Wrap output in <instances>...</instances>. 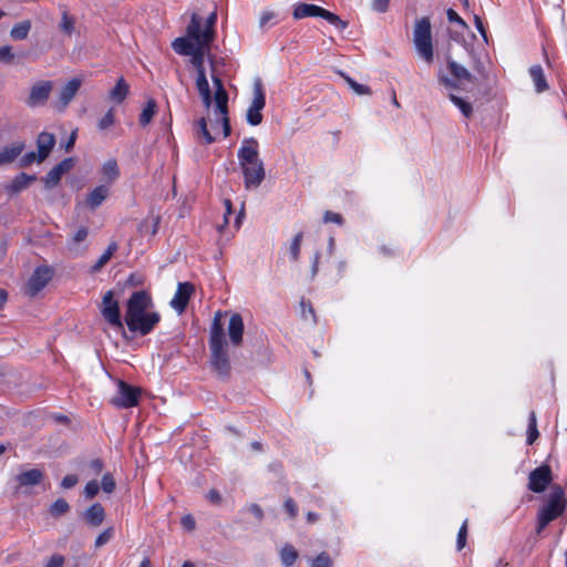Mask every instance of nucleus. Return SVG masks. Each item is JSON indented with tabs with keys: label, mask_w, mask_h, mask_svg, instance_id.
Masks as SVG:
<instances>
[{
	"label": "nucleus",
	"mask_w": 567,
	"mask_h": 567,
	"mask_svg": "<svg viewBox=\"0 0 567 567\" xmlns=\"http://www.w3.org/2000/svg\"><path fill=\"white\" fill-rule=\"evenodd\" d=\"M346 81L348 82V84L350 85V87L359 95H370L371 94V89L367 85H363V84H360V83H357L354 80L350 79V78H346Z\"/></svg>",
	"instance_id": "c03bdc74"
},
{
	"label": "nucleus",
	"mask_w": 567,
	"mask_h": 567,
	"mask_svg": "<svg viewBox=\"0 0 567 567\" xmlns=\"http://www.w3.org/2000/svg\"><path fill=\"white\" fill-rule=\"evenodd\" d=\"M244 321L239 313L231 315L228 323V336L234 347H239L243 343Z\"/></svg>",
	"instance_id": "aec40b11"
},
{
	"label": "nucleus",
	"mask_w": 567,
	"mask_h": 567,
	"mask_svg": "<svg viewBox=\"0 0 567 567\" xmlns=\"http://www.w3.org/2000/svg\"><path fill=\"white\" fill-rule=\"evenodd\" d=\"M74 166V159L72 157L64 158L42 178L47 189L54 188L61 181L62 176L70 172Z\"/></svg>",
	"instance_id": "4468645a"
},
{
	"label": "nucleus",
	"mask_w": 567,
	"mask_h": 567,
	"mask_svg": "<svg viewBox=\"0 0 567 567\" xmlns=\"http://www.w3.org/2000/svg\"><path fill=\"white\" fill-rule=\"evenodd\" d=\"M50 514L58 518L70 512V505L64 498H58L49 509Z\"/></svg>",
	"instance_id": "c9c22d12"
},
{
	"label": "nucleus",
	"mask_w": 567,
	"mask_h": 567,
	"mask_svg": "<svg viewBox=\"0 0 567 567\" xmlns=\"http://www.w3.org/2000/svg\"><path fill=\"white\" fill-rule=\"evenodd\" d=\"M109 195H110V187L107 185H100V186L95 187L86 196L85 203L91 209H96L107 198Z\"/></svg>",
	"instance_id": "bb28decb"
},
{
	"label": "nucleus",
	"mask_w": 567,
	"mask_h": 567,
	"mask_svg": "<svg viewBox=\"0 0 567 567\" xmlns=\"http://www.w3.org/2000/svg\"><path fill=\"white\" fill-rule=\"evenodd\" d=\"M196 87L199 95L210 93V87L205 71H200L196 78Z\"/></svg>",
	"instance_id": "ea45409f"
},
{
	"label": "nucleus",
	"mask_w": 567,
	"mask_h": 567,
	"mask_svg": "<svg viewBox=\"0 0 567 567\" xmlns=\"http://www.w3.org/2000/svg\"><path fill=\"white\" fill-rule=\"evenodd\" d=\"M413 43L417 54L426 62L432 63L434 58L432 43V28L429 17L417 19L414 23Z\"/></svg>",
	"instance_id": "39448f33"
},
{
	"label": "nucleus",
	"mask_w": 567,
	"mask_h": 567,
	"mask_svg": "<svg viewBox=\"0 0 567 567\" xmlns=\"http://www.w3.org/2000/svg\"><path fill=\"white\" fill-rule=\"evenodd\" d=\"M113 536V528L109 527L104 529L95 539V547H102L105 545Z\"/></svg>",
	"instance_id": "8fccbe9b"
},
{
	"label": "nucleus",
	"mask_w": 567,
	"mask_h": 567,
	"mask_svg": "<svg viewBox=\"0 0 567 567\" xmlns=\"http://www.w3.org/2000/svg\"><path fill=\"white\" fill-rule=\"evenodd\" d=\"M37 181L35 175H29L27 173L18 174L10 184L6 185L4 190L9 195H17L23 189L28 188L32 183Z\"/></svg>",
	"instance_id": "4be33fe9"
},
{
	"label": "nucleus",
	"mask_w": 567,
	"mask_h": 567,
	"mask_svg": "<svg viewBox=\"0 0 567 567\" xmlns=\"http://www.w3.org/2000/svg\"><path fill=\"white\" fill-rule=\"evenodd\" d=\"M60 30L70 35L74 30V19L68 14V12H63L62 21L60 23Z\"/></svg>",
	"instance_id": "a19ab883"
},
{
	"label": "nucleus",
	"mask_w": 567,
	"mask_h": 567,
	"mask_svg": "<svg viewBox=\"0 0 567 567\" xmlns=\"http://www.w3.org/2000/svg\"><path fill=\"white\" fill-rule=\"evenodd\" d=\"M285 508L291 518H295L297 516L298 509H297V505L292 498L286 499Z\"/></svg>",
	"instance_id": "13d9d810"
},
{
	"label": "nucleus",
	"mask_w": 567,
	"mask_h": 567,
	"mask_svg": "<svg viewBox=\"0 0 567 567\" xmlns=\"http://www.w3.org/2000/svg\"><path fill=\"white\" fill-rule=\"evenodd\" d=\"M447 69L453 76V79H449L445 75H441L439 78L440 82L449 89H460L462 84L465 82H473V75L468 72L466 68L458 64L453 60H447Z\"/></svg>",
	"instance_id": "9b49d317"
},
{
	"label": "nucleus",
	"mask_w": 567,
	"mask_h": 567,
	"mask_svg": "<svg viewBox=\"0 0 567 567\" xmlns=\"http://www.w3.org/2000/svg\"><path fill=\"white\" fill-rule=\"evenodd\" d=\"M100 311L104 320L115 330L125 336L124 323L121 317L118 301L114 297V292L109 290L102 298Z\"/></svg>",
	"instance_id": "6e6552de"
},
{
	"label": "nucleus",
	"mask_w": 567,
	"mask_h": 567,
	"mask_svg": "<svg viewBox=\"0 0 567 567\" xmlns=\"http://www.w3.org/2000/svg\"><path fill=\"white\" fill-rule=\"evenodd\" d=\"M39 156H40L39 152H29V153L24 154L23 156H21V158L19 161V167H22V168L29 167L34 162L42 163L44 159H40L41 157H39Z\"/></svg>",
	"instance_id": "58836bf2"
},
{
	"label": "nucleus",
	"mask_w": 567,
	"mask_h": 567,
	"mask_svg": "<svg viewBox=\"0 0 567 567\" xmlns=\"http://www.w3.org/2000/svg\"><path fill=\"white\" fill-rule=\"evenodd\" d=\"M332 559L328 553L322 551L312 561L311 567H332Z\"/></svg>",
	"instance_id": "37998d69"
},
{
	"label": "nucleus",
	"mask_w": 567,
	"mask_h": 567,
	"mask_svg": "<svg viewBox=\"0 0 567 567\" xmlns=\"http://www.w3.org/2000/svg\"><path fill=\"white\" fill-rule=\"evenodd\" d=\"M14 60L12 48L10 45L0 47V62L10 64Z\"/></svg>",
	"instance_id": "49530a36"
},
{
	"label": "nucleus",
	"mask_w": 567,
	"mask_h": 567,
	"mask_svg": "<svg viewBox=\"0 0 567 567\" xmlns=\"http://www.w3.org/2000/svg\"><path fill=\"white\" fill-rule=\"evenodd\" d=\"M53 274V269L48 266L35 268L28 280L25 293L30 297H35L49 284Z\"/></svg>",
	"instance_id": "f8f14e48"
},
{
	"label": "nucleus",
	"mask_w": 567,
	"mask_h": 567,
	"mask_svg": "<svg viewBox=\"0 0 567 567\" xmlns=\"http://www.w3.org/2000/svg\"><path fill=\"white\" fill-rule=\"evenodd\" d=\"M117 249L115 241L111 243L104 254L97 259V261L91 267L92 272H99L112 258L113 254Z\"/></svg>",
	"instance_id": "473e14b6"
},
{
	"label": "nucleus",
	"mask_w": 567,
	"mask_h": 567,
	"mask_svg": "<svg viewBox=\"0 0 567 567\" xmlns=\"http://www.w3.org/2000/svg\"><path fill=\"white\" fill-rule=\"evenodd\" d=\"M103 175L111 182L115 181L120 175V169L115 159L107 161L102 168Z\"/></svg>",
	"instance_id": "4c0bfd02"
},
{
	"label": "nucleus",
	"mask_w": 567,
	"mask_h": 567,
	"mask_svg": "<svg viewBox=\"0 0 567 567\" xmlns=\"http://www.w3.org/2000/svg\"><path fill=\"white\" fill-rule=\"evenodd\" d=\"M224 204H225V207H226V214H225V217H224V224L218 227L219 231L228 224V215L231 214V200L230 199H225Z\"/></svg>",
	"instance_id": "338daca9"
},
{
	"label": "nucleus",
	"mask_w": 567,
	"mask_h": 567,
	"mask_svg": "<svg viewBox=\"0 0 567 567\" xmlns=\"http://www.w3.org/2000/svg\"><path fill=\"white\" fill-rule=\"evenodd\" d=\"M292 17L296 20L309 18V17H319L327 20L332 25H336L340 30H344L348 27V21L342 20L339 16L333 12H330L319 6L311 3H298L295 6Z\"/></svg>",
	"instance_id": "423d86ee"
},
{
	"label": "nucleus",
	"mask_w": 567,
	"mask_h": 567,
	"mask_svg": "<svg viewBox=\"0 0 567 567\" xmlns=\"http://www.w3.org/2000/svg\"><path fill=\"white\" fill-rule=\"evenodd\" d=\"M213 83L215 86V104H216V111H226V106H228V93L226 89L224 87L223 81L219 76L213 74L212 75Z\"/></svg>",
	"instance_id": "b1692460"
},
{
	"label": "nucleus",
	"mask_w": 567,
	"mask_h": 567,
	"mask_svg": "<svg viewBox=\"0 0 567 567\" xmlns=\"http://www.w3.org/2000/svg\"><path fill=\"white\" fill-rule=\"evenodd\" d=\"M105 509L100 503L92 504L85 512L82 514V518L84 522L91 527H99L103 524L105 519Z\"/></svg>",
	"instance_id": "412c9836"
},
{
	"label": "nucleus",
	"mask_w": 567,
	"mask_h": 567,
	"mask_svg": "<svg viewBox=\"0 0 567 567\" xmlns=\"http://www.w3.org/2000/svg\"><path fill=\"white\" fill-rule=\"evenodd\" d=\"M280 558L285 567H291L298 558V551L292 545L286 544L280 550Z\"/></svg>",
	"instance_id": "72a5a7b5"
},
{
	"label": "nucleus",
	"mask_w": 567,
	"mask_h": 567,
	"mask_svg": "<svg viewBox=\"0 0 567 567\" xmlns=\"http://www.w3.org/2000/svg\"><path fill=\"white\" fill-rule=\"evenodd\" d=\"M117 393L111 399V403L121 409L136 406L140 402L141 389L122 380L117 383Z\"/></svg>",
	"instance_id": "1a4fd4ad"
},
{
	"label": "nucleus",
	"mask_w": 567,
	"mask_h": 567,
	"mask_svg": "<svg viewBox=\"0 0 567 567\" xmlns=\"http://www.w3.org/2000/svg\"><path fill=\"white\" fill-rule=\"evenodd\" d=\"M390 0H373L372 7L378 12H385L389 8Z\"/></svg>",
	"instance_id": "052dcab7"
},
{
	"label": "nucleus",
	"mask_w": 567,
	"mask_h": 567,
	"mask_svg": "<svg viewBox=\"0 0 567 567\" xmlns=\"http://www.w3.org/2000/svg\"><path fill=\"white\" fill-rule=\"evenodd\" d=\"M64 564V557L61 555H53L48 560L47 565L44 567H63Z\"/></svg>",
	"instance_id": "4d7b16f0"
},
{
	"label": "nucleus",
	"mask_w": 567,
	"mask_h": 567,
	"mask_svg": "<svg viewBox=\"0 0 567 567\" xmlns=\"http://www.w3.org/2000/svg\"><path fill=\"white\" fill-rule=\"evenodd\" d=\"M52 89L53 83L51 81L35 82L31 86L27 104L31 107L44 104L48 101Z\"/></svg>",
	"instance_id": "2eb2a0df"
},
{
	"label": "nucleus",
	"mask_w": 567,
	"mask_h": 567,
	"mask_svg": "<svg viewBox=\"0 0 567 567\" xmlns=\"http://www.w3.org/2000/svg\"><path fill=\"white\" fill-rule=\"evenodd\" d=\"M551 482V468L549 465L544 464L529 473L527 487L534 493H543Z\"/></svg>",
	"instance_id": "ddd939ff"
},
{
	"label": "nucleus",
	"mask_w": 567,
	"mask_h": 567,
	"mask_svg": "<svg viewBox=\"0 0 567 567\" xmlns=\"http://www.w3.org/2000/svg\"><path fill=\"white\" fill-rule=\"evenodd\" d=\"M302 236V233H298L290 245V255L293 261H297L299 258Z\"/></svg>",
	"instance_id": "79ce46f5"
},
{
	"label": "nucleus",
	"mask_w": 567,
	"mask_h": 567,
	"mask_svg": "<svg viewBox=\"0 0 567 567\" xmlns=\"http://www.w3.org/2000/svg\"><path fill=\"white\" fill-rule=\"evenodd\" d=\"M130 92V85L126 83V81L123 78H120L116 81L115 86L109 92L110 100L122 103L127 94Z\"/></svg>",
	"instance_id": "c85d7f7f"
},
{
	"label": "nucleus",
	"mask_w": 567,
	"mask_h": 567,
	"mask_svg": "<svg viewBox=\"0 0 567 567\" xmlns=\"http://www.w3.org/2000/svg\"><path fill=\"white\" fill-rule=\"evenodd\" d=\"M529 74L533 79L537 92H544L548 89V84L540 65H533L529 69Z\"/></svg>",
	"instance_id": "c756f323"
},
{
	"label": "nucleus",
	"mask_w": 567,
	"mask_h": 567,
	"mask_svg": "<svg viewBox=\"0 0 567 567\" xmlns=\"http://www.w3.org/2000/svg\"><path fill=\"white\" fill-rule=\"evenodd\" d=\"M194 133L200 144H212L216 141L215 136L208 128L207 120L204 116L194 123Z\"/></svg>",
	"instance_id": "a878e982"
},
{
	"label": "nucleus",
	"mask_w": 567,
	"mask_h": 567,
	"mask_svg": "<svg viewBox=\"0 0 567 567\" xmlns=\"http://www.w3.org/2000/svg\"><path fill=\"white\" fill-rule=\"evenodd\" d=\"M194 41L196 42V48L193 50V53L188 54V56H190V63L196 69L197 74H199L200 71H205V56H208L212 63V69L214 70V56H212L209 52L212 43H204L203 40Z\"/></svg>",
	"instance_id": "dca6fc26"
},
{
	"label": "nucleus",
	"mask_w": 567,
	"mask_h": 567,
	"mask_svg": "<svg viewBox=\"0 0 567 567\" xmlns=\"http://www.w3.org/2000/svg\"><path fill=\"white\" fill-rule=\"evenodd\" d=\"M265 105L266 96L264 93L262 83L260 79H257L254 82V99L246 113V120L250 125L257 126L262 122L264 116L261 111Z\"/></svg>",
	"instance_id": "9d476101"
},
{
	"label": "nucleus",
	"mask_w": 567,
	"mask_h": 567,
	"mask_svg": "<svg viewBox=\"0 0 567 567\" xmlns=\"http://www.w3.org/2000/svg\"><path fill=\"white\" fill-rule=\"evenodd\" d=\"M89 229L85 226L80 227L73 236L74 243H82L87 237Z\"/></svg>",
	"instance_id": "bf43d9fd"
},
{
	"label": "nucleus",
	"mask_w": 567,
	"mask_h": 567,
	"mask_svg": "<svg viewBox=\"0 0 567 567\" xmlns=\"http://www.w3.org/2000/svg\"><path fill=\"white\" fill-rule=\"evenodd\" d=\"M195 291V287L190 282H179L177 291L171 301V306L178 312L183 313L188 305L192 295Z\"/></svg>",
	"instance_id": "f3484780"
},
{
	"label": "nucleus",
	"mask_w": 567,
	"mask_h": 567,
	"mask_svg": "<svg viewBox=\"0 0 567 567\" xmlns=\"http://www.w3.org/2000/svg\"><path fill=\"white\" fill-rule=\"evenodd\" d=\"M450 100L460 107L462 114L465 116V117H470L472 114H473V107L471 105V103H468L467 101H465L464 99L451 93L449 95Z\"/></svg>",
	"instance_id": "e433bc0d"
},
{
	"label": "nucleus",
	"mask_w": 567,
	"mask_h": 567,
	"mask_svg": "<svg viewBox=\"0 0 567 567\" xmlns=\"http://www.w3.org/2000/svg\"><path fill=\"white\" fill-rule=\"evenodd\" d=\"M152 306V297L146 290H137L130 296L124 320L131 332L146 336L159 322L157 312L147 311Z\"/></svg>",
	"instance_id": "f257e3e1"
},
{
	"label": "nucleus",
	"mask_w": 567,
	"mask_h": 567,
	"mask_svg": "<svg viewBox=\"0 0 567 567\" xmlns=\"http://www.w3.org/2000/svg\"><path fill=\"white\" fill-rule=\"evenodd\" d=\"M216 113L218 114V117L214 121V123H212V130L216 131L218 128V126L221 125L224 136L225 137L229 136L231 133V126H230V121L228 117V106H226L225 112L216 111Z\"/></svg>",
	"instance_id": "7c9ffc66"
},
{
	"label": "nucleus",
	"mask_w": 567,
	"mask_h": 567,
	"mask_svg": "<svg viewBox=\"0 0 567 567\" xmlns=\"http://www.w3.org/2000/svg\"><path fill=\"white\" fill-rule=\"evenodd\" d=\"M78 482H79V478L76 475L69 474V475L64 476L63 480L61 481V487L72 488L78 484Z\"/></svg>",
	"instance_id": "5fc2aeb1"
},
{
	"label": "nucleus",
	"mask_w": 567,
	"mask_h": 567,
	"mask_svg": "<svg viewBox=\"0 0 567 567\" xmlns=\"http://www.w3.org/2000/svg\"><path fill=\"white\" fill-rule=\"evenodd\" d=\"M446 16L450 22L457 23L463 30L468 29V25L465 23V21L453 9H449L446 11Z\"/></svg>",
	"instance_id": "603ef678"
},
{
	"label": "nucleus",
	"mask_w": 567,
	"mask_h": 567,
	"mask_svg": "<svg viewBox=\"0 0 567 567\" xmlns=\"http://www.w3.org/2000/svg\"><path fill=\"white\" fill-rule=\"evenodd\" d=\"M207 498L210 503L215 504V505H218L220 504L221 502V495L219 494V492L215 488H212L209 489L208 494H207Z\"/></svg>",
	"instance_id": "e2e57ef3"
},
{
	"label": "nucleus",
	"mask_w": 567,
	"mask_h": 567,
	"mask_svg": "<svg viewBox=\"0 0 567 567\" xmlns=\"http://www.w3.org/2000/svg\"><path fill=\"white\" fill-rule=\"evenodd\" d=\"M172 47L177 54L188 55L193 53V50L196 48V42L188 35L181 37L173 41Z\"/></svg>",
	"instance_id": "cd10ccee"
},
{
	"label": "nucleus",
	"mask_w": 567,
	"mask_h": 567,
	"mask_svg": "<svg viewBox=\"0 0 567 567\" xmlns=\"http://www.w3.org/2000/svg\"><path fill=\"white\" fill-rule=\"evenodd\" d=\"M81 80L78 78L72 79L69 81L62 89L59 95V100L55 104V107L58 111L62 112L65 110V107L69 105V103L73 100L75 94L78 93L80 86H81Z\"/></svg>",
	"instance_id": "a211bd4d"
},
{
	"label": "nucleus",
	"mask_w": 567,
	"mask_h": 567,
	"mask_svg": "<svg viewBox=\"0 0 567 567\" xmlns=\"http://www.w3.org/2000/svg\"><path fill=\"white\" fill-rule=\"evenodd\" d=\"M23 141H14L11 144L0 148V167L13 163L24 151Z\"/></svg>",
	"instance_id": "6ab92c4d"
},
{
	"label": "nucleus",
	"mask_w": 567,
	"mask_h": 567,
	"mask_svg": "<svg viewBox=\"0 0 567 567\" xmlns=\"http://www.w3.org/2000/svg\"><path fill=\"white\" fill-rule=\"evenodd\" d=\"M99 491H100V485L95 480H93V481H90L85 485L84 495L86 498L92 499L97 495Z\"/></svg>",
	"instance_id": "de8ad7c7"
},
{
	"label": "nucleus",
	"mask_w": 567,
	"mask_h": 567,
	"mask_svg": "<svg viewBox=\"0 0 567 567\" xmlns=\"http://www.w3.org/2000/svg\"><path fill=\"white\" fill-rule=\"evenodd\" d=\"M115 481L113 478V476L110 474V473H106L103 475L102 477V481H101V487L102 489L105 492V493H113L114 489H115Z\"/></svg>",
	"instance_id": "a18cd8bd"
},
{
	"label": "nucleus",
	"mask_w": 567,
	"mask_h": 567,
	"mask_svg": "<svg viewBox=\"0 0 567 567\" xmlns=\"http://www.w3.org/2000/svg\"><path fill=\"white\" fill-rule=\"evenodd\" d=\"M221 312L217 311L210 327L209 333V363L217 378L226 381L230 377L231 364L228 354V343L220 322Z\"/></svg>",
	"instance_id": "f03ea898"
},
{
	"label": "nucleus",
	"mask_w": 567,
	"mask_h": 567,
	"mask_svg": "<svg viewBox=\"0 0 567 567\" xmlns=\"http://www.w3.org/2000/svg\"><path fill=\"white\" fill-rule=\"evenodd\" d=\"M156 101L154 99H150L138 117V122L142 126H146L151 123L153 116L156 113Z\"/></svg>",
	"instance_id": "2f4dec72"
},
{
	"label": "nucleus",
	"mask_w": 567,
	"mask_h": 567,
	"mask_svg": "<svg viewBox=\"0 0 567 567\" xmlns=\"http://www.w3.org/2000/svg\"><path fill=\"white\" fill-rule=\"evenodd\" d=\"M249 512L255 515V517L258 519V520H261L264 518V512L261 509V507L257 504H251L249 506Z\"/></svg>",
	"instance_id": "774afa93"
},
{
	"label": "nucleus",
	"mask_w": 567,
	"mask_h": 567,
	"mask_svg": "<svg viewBox=\"0 0 567 567\" xmlns=\"http://www.w3.org/2000/svg\"><path fill=\"white\" fill-rule=\"evenodd\" d=\"M31 29V22L29 20L22 21L16 24L11 31L10 35L13 40H24L27 39Z\"/></svg>",
	"instance_id": "f704fd0d"
},
{
	"label": "nucleus",
	"mask_w": 567,
	"mask_h": 567,
	"mask_svg": "<svg viewBox=\"0 0 567 567\" xmlns=\"http://www.w3.org/2000/svg\"><path fill=\"white\" fill-rule=\"evenodd\" d=\"M182 525L187 530L195 529L196 523L192 515H186L182 518Z\"/></svg>",
	"instance_id": "0e129e2a"
},
{
	"label": "nucleus",
	"mask_w": 567,
	"mask_h": 567,
	"mask_svg": "<svg viewBox=\"0 0 567 567\" xmlns=\"http://www.w3.org/2000/svg\"><path fill=\"white\" fill-rule=\"evenodd\" d=\"M217 21V12L214 11L206 20L205 29L202 30V21L197 13H193L190 22L186 28V35L193 40H203L204 43H213L215 39V23Z\"/></svg>",
	"instance_id": "0eeeda50"
},
{
	"label": "nucleus",
	"mask_w": 567,
	"mask_h": 567,
	"mask_svg": "<svg viewBox=\"0 0 567 567\" xmlns=\"http://www.w3.org/2000/svg\"><path fill=\"white\" fill-rule=\"evenodd\" d=\"M238 161L246 189H256L266 177L264 162L259 157L258 142L254 137L244 140L238 150Z\"/></svg>",
	"instance_id": "7ed1b4c3"
},
{
	"label": "nucleus",
	"mask_w": 567,
	"mask_h": 567,
	"mask_svg": "<svg viewBox=\"0 0 567 567\" xmlns=\"http://www.w3.org/2000/svg\"><path fill=\"white\" fill-rule=\"evenodd\" d=\"M466 538H467V520L463 523L458 530L457 535V550H461L466 545Z\"/></svg>",
	"instance_id": "3c124183"
},
{
	"label": "nucleus",
	"mask_w": 567,
	"mask_h": 567,
	"mask_svg": "<svg viewBox=\"0 0 567 567\" xmlns=\"http://www.w3.org/2000/svg\"><path fill=\"white\" fill-rule=\"evenodd\" d=\"M539 436L537 427H528L527 431V444L532 445Z\"/></svg>",
	"instance_id": "69168bd1"
},
{
	"label": "nucleus",
	"mask_w": 567,
	"mask_h": 567,
	"mask_svg": "<svg viewBox=\"0 0 567 567\" xmlns=\"http://www.w3.org/2000/svg\"><path fill=\"white\" fill-rule=\"evenodd\" d=\"M276 13L274 11H265L259 19V27L262 29L266 24L275 19Z\"/></svg>",
	"instance_id": "680f3d73"
},
{
	"label": "nucleus",
	"mask_w": 567,
	"mask_h": 567,
	"mask_svg": "<svg viewBox=\"0 0 567 567\" xmlns=\"http://www.w3.org/2000/svg\"><path fill=\"white\" fill-rule=\"evenodd\" d=\"M114 124V111L110 109L99 122L100 130H106Z\"/></svg>",
	"instance_id": "09e8293b"
},
{
	"label": "nucleus",
	"mask_w": 567,
	"mask_h": 567,
	"mask_svg": "<svg viewBox=\"0 0 567 567\" xmlns=\"http://www.w3.org/2000/svg\"><path fill=\"white\" fill-rule=\"evenodd\" d=\"M323 221L324 223H336V224H342L343 218L340 214L327 210L323 215Z\"/></svg>",
	"instance_id": "6e6d98bb"
},
{
	"label": "nucleus",
	"mask_w": 567,
	"mask_h": 567,
	"mask_svg": "<svg viewBox=\"0 0 567 567\" xmlns=\"http://www.w3.org/2000/svg\"><path fill=\"white\" fill-rule=\"evenodd\" d=\"M55 145V136L49 132H42L38 135L37 147L40 153V159H47Z\"/></svg>",
	"instance_id": "393cba45"
},
{
	"label": "nucleus",
	"mask_w": 567,
	"mask_h": 567,
	"mask_svg": "<svg viewBox=\"0 0 567 567\" xmlns=\"http://www.w3.org/2000/svg\"><path fill=\"white\" fill-rule=\"evenodd\" d=\"M144 284V276L140 274H132L125 281V286L138 287Z\"/></svg>",
	"instance_id": "864d4df0"
},
{
	"label": "nucleus",
	"mask_w": 567,
	"mask_h": 567,
	"mask_svg": "<svg viewBox=\"0 0 567 567\" xmlns=\"http://www.w3.org/2000/svg\"><path fill=\"white\" fill-rule=\"evenodd\" d=\"M567 499L564 489L559 485H555L546 503L538 509L536 533L540 534L546 526L559 517L566 508Z\"/></svg>",
	"instance_id": "20e7f679"
},
{
	"label": "nucleus",
	"mask_w": 567,
	"mask_h": 567,
	"mask_svg": "<svg viewBox=\"0 0 567 567\" xmlns=\"http://www.w3.org/2000/svg\"><path fill=\"white\" fill-rule=\"evenodd\" d=\"M43 478L44 472L39 468H32L16 476L18 488L39 485Z\"/></svg>",
	"instance_id": "5701e85b"
}]
</instances>
